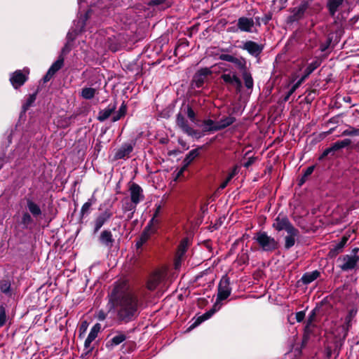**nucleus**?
I'll list each match as a JSON object with an SVG mask.
<instances>
[{"label": "nucleus", "mask_w": 359, "mask_h": 359, "mask_svg": "<svg viewBox=\"0 0 359 359\" xmlns=\"http://www.w3.org/2000/svg\"><path fill=\"white\" fill-rule=\"evenodd\" d=\"M272 19V14L269 13L264 15L262 21L266 25Z\"/></svg>", "instance_id": "nucleus-54"}, {"label": "nucleus", "mask_w": 359, "mask_h": 359, "mask_svg": "<svg viewBox=\"0 0 359 359\" xmlns=\"http://www.w3.org/2000/svg\"><path fill=\"white\" fill-rule=\"evenodd\" d=\"M241 48L246 50L250 55L254 57H258L264 49L262 44H259L253 41H246L243 43Z\"/></svg>", "instance_id": "nucleus-14"}, {"label": "nucleus", "mask_w": 359, "mask_h": 359, "mask_svg": "<svg viewBox=\"0 0 359 359\" xmlns=\"http://www.w3.org/2000/svg\"><path fill=\"white\" fill-rule=\"evenodd\" d=\"M331 152H333L332 149H330V147L326 149L323 154H321L320 159H322L329 155Z\"/></svg>", "instance_id": "nucleus-58"}, {"label": "nucleus", "mask_w": 359, "mask_h": 359, "mask_svg": "<svg viewBox=\"0 0 359 359\" xmlns=\"http://www.w3.org/2000/svg\"><path fill=\"white\" fill-rule=\"evenodd\" d=\"M358 310L353 308L348 311V314L345 317L344 323L338 327L335 331H333L336 339L339 341H344L348 335V332L352 326V320L355 317Z\"/></svg>", "instance_id": "nucleus-3"}, {"label": "nucleus", "mask_w": 359, "mask_h": 359, "mask_svg": "<svg viewBox=\"0 0 359 359\" xmlns=\"http://www.w3.org/2000/svg\"><path fill=\"white\" fill-rule=\"evenodd\" d=\"M108 298L109 310L115 309L116 319L118 323H128L139 316L141 303L126 280L115 282Z\"/></svg>", "instance_id": "nucleus-1"}, {"label": "nucleus", "mask_w": 359, "mask_h": 359, "mask_svg": "<svg viewBox=\"0 0 359 359\" xmlns=\"http://www.w3.org/2000/svg\"><path fill=\"white\" fill-rule=\"evenodd\" d=\"M87 327H88V323L86 321H84L82 323V324L80 327V330H82L84 332L86 330Z\"/></svg>", "instance_id": "nucleus-60"}, {"label": "nucleus", "mask_w": 359, "mask_h": 359, "mask_svg": "<svg viewBox=\"0 0 359 359\" xmlns=\"http://www.w3.org/2000/svg\"><path fill=\"white\" fill-rule=\"evenodd\" d=\"M133 150V145L130 143H126L116 152L115 158L122 159L125 157H128L129 154Z\"/></svg>", "instance_id": "nucleus-21"}, {"label": "nucleus", "mask_w": 359, "mask_h": 359, "mask_svg": "<svg viewBox=\"0 0 359 359\" xmlns=\"http://www.w3.org/2000/svg\"><path fill=\"white\" fill-rule=\"evenodd\" d=\"M199 155L198 149H192L189 152L183 161V168L180 170L182 173L186 168L191 164V163Z\"/></svg>", "instance_id": "nucleus-27"}, {"label": "nucleus", "mask_w": 359, "mask_h": 359, "mask_svg": "<svg viewBox=\"0 0 359 359\" xmlns=\"http://www.w3.org/2000/svg\"><path fill=\"white\" fill-rule=\"evenodd\" d=\"M0 290L6 294H11V283L8 280H1L0 281Z\"/></svg>", "instance_id": "nucleus-39"}, {"label": "nucleus", "mask_w": 359, "mask_h": 359, "mask_svg": "<svg viewBox=\"0 0 359 359\" xmlns=\"http://www.w3.org/2000/svg\"><path fill=\"white\" fill-rule=\"evenodd\" d=\"M308 8L309 2L307 1L302 2L299 6L292 9V15L290 17V20L297 21L302 19Z\"/></svg>", "instance_id": "nucleus-19"}, {"label": "nucleus", "mask_w": 359, "mask_h": 359, "mask_svg": "<svg viewBox=\"0 0 359 359\" xmlns=\"http://www.w3.org/2000/svg\"><path fill=\"white\" fill-rule=\"evenodd\" d=\"M272 226L278 231L285 230L287 233H290L295 228L286 216L280 214L274 219Z\"/></svg>", "instance_id": "nucleus-8"}, {"label": "nucleus", "mask_w": 359, "mask_h": 359, "mask_svg": "<svg viewBox=\"0 0 359 359\" xmlns=\"http://www.w3.org/2000/svg\"><path fill=\"white\" fill-rule=\"evenodd\" d=\"M212 74V71L205 67L198 70L194 75L193 79V83L196 88H201L205 82V78Z\"/></svg>", "instance_id": "nucleus-18"}, {"label": "nucleus", "mask_w": 359, "mask_h": 359, "mask_svg": "<svg viewBox=\"0 0 359 359\" xmlns=\"http://www.w3.org/2000/svg\"><path fill=\"white\" fill-rule=\"evenodd\" d=\"M215 311V309H211L207 311L206 313H205L204 314L198 318L195 324L198 325L202 323L203 321L208 320L214 314Z\"/></svg>", "instance_id": "nucleus-42"}, {"label": "nucleus", "mask_w": 359, "mask_h": 359, "mask_svg": "<svg viewBox=\"0 0 359 359\" xmlns=\"http://www.w3.org/2000/svg\"><path fill=\"white\" fill-rule=\"evenodd\" d=\"M126 111H127L126 104L124 102H123L121 106L120 107L118 111H117V113L113 116L112 121L114 122L118 121L119 119H121L122 117H123L126 115Z\"/></svg>", "instance_id": "nucleus-36"}, {"label": "nucleus", "mask_w": 359, "mask_h": 359, "mask_svg": "<svg viewBox=\"0 0 359 359\" xmlns=\"http://www.w3.org/2000/svg\"><path fill=\"white\" fill-rule=\"evenodd\" d=\"M242 76L244 80L245 86L248 89H251L253 87L254 81L250 72L247 70L242 73Z\"/></svg>", "instance_id": "nucleus-33"}, {"label": "nucleus", "mask_w": 359, "mask_h": 359, "mask_svg": "<svg viewBox=\"0 0 359 359\" xmlns=\"http://www.w3.org/2000/svg\"><path fill=\"white\" fill-rule=\"evenodd\" d=\"M343 135H351V136H355V135H359V128H351L346 130L343 132Z\"/></svg>", "instance_id": "nucleus-49"}, {"label": "nucleus", "mask_w": 359, "mask_h": 359, "mask_svg": "<svg viewBox=\"0 0 359 359\" xmlns=\"http://www.w3.org/2000/svg\"><path fill=\"white\" fill-rule=\"evenodd\" d=\"M136 205L134 203H133L132 201L128 202L127 201L123 205V210L124 212L132 211L131 214L128 215V219H130L133 217V212H135V210L136 208Z\"/></svg>", "instance_id": "nucleus-38"}, {"label": "nucleus", "mask_w": 359, "mask_h": 359, "mask_svg": "<svg viewBox=\"0 0 359 359\" xmlns=\"http://www.w3.org/2000/svg\"><path fill=\"white\" fill-rule=\"evenodd\" d=\"M219 59L233 63L235 67L241 72V73L248 70L247 61L243 57H237L229 54H221L219 56Z\"/></svg>", "instance_id": "nucleus-6"}, {"label": "nucleus", "mask_w": 359, "mask_h": 359, "mask_svg": "<svg viewBox=\"0 0 359 359\" xmlns=\"http://www.w3.org/2000/svg\"><path fill=\"white\" fill-rule=\"evenodd\" d=\"M155 232L150 226H147L136 242L137 248H141Z\"/></svg>", "instance_id": "nucleus-20"}, {"label": "nucleus", "mask_w": 359, "mask_h": 359, "mask_svg": "<svg viewBox=\"0 0 359 359\" xmlns=\"http://www.w3.org/2000/svg\"><path fill=\"white\" fill-rule=\"evenodd\" d=\"M299 230L296 228L294 231H291L290 233H287V236L285 237V248L290 249L294 245L296 238L298 237Z\"/></svg>", "instance_id": "nucleus-25"}, {"label": "nucleus", "mask_w": 359, "mask_h": 359, "mask_svg": "<svg viewBox=\"0 0 359 359\" xmlns=\"http://www.w3.org/2000/svg\"><path fill=\"white\" fill-rule=\"evenodd\" d=\"M235 121L236 118L233 116L223 117L217 121L218 127H216V129H219V130H223L233 124Z\"/></svg>", "instance_id": "nucleus-28"}, {"label": "nucleus", "mask_w": 359, "mask_h": 359, "mask_svg": "<svg viewBox=\"0 0 359 359\" xmlns=\"http://www.w3.org/2000/svg\"><path fill=\"white\" fill-rule=\"evenodd\" d=\"M64 65V57L62 55H60L58 59L53 62V64L49 68V71H50L53 74H55L57 71H59Z\"/></svg>", "instance_id": "nucleus-34"}, {"label": "nucleus", "mask_w": 359, "mask_h": 359, "mask_svg": "<svg viewBox=\"0 0 359 359\" xmlns=\"http://www.w3.org/2000/svg\"><path fill=\"white\" fill-rule=\"evenodd\" d=\"M319 66H320V62L318 60L313 61L311 64H309L305 69V75L303 76L302 79H304L308 76H309Z\"/></svg>", "instance_id": "nucleus-37"}, {"label": "nucleus", "mask_w": 359, "mask_h": 359, "mask_svg": "<svg viewBox=\"0 0 359 359\" xmlns=\"http://www.w3.org/2000/svg\"><path fill=\"white\" fill-rule=\"evenodd\" d=\"M303 80L304 79H302L300 81H299L297 83H296L290 89L294 93V91L297 90V88L300 85L302 81H303Z\"/></svg>", "instance_id": "nucleus-62"}, {"label": "nucleus", "mask_w": 359, "mask_h": 359, "mask_svg": "<svg viewBox=\"0 0 359 359\" xmlns=\"http://www.w3.org/2000/svg\"><path fill=\"white\" fill-rule=\"evenodd\" d=\"M166 276V270L160 269L154 271L149 276L147 282V288L149 290H154L163 281Z\"/></svg>", "instance_id": "nucleus-7"}, {"label": "nucleus", "mask_w": 359, "mask_h": 359, "mask_svg": "<svg viewBox=\"0 0 359 359\" xmlns=\"http://www.w3.org/2000/svg\"><path fill=\"white\" fill-rule=\"evenodd\" d=\"M305 317V313L303 311H299L296 313V319L297 322H302Z\"/></svg>", "instance_id": "nucleus-55"}, {"label": "nucleus", "mask_w": 359, "mask_h": 359, "mask_svg": "<svg viewBox=\"0 0 359 359\" xmlns=\"http://www.w3.org/2000/svg\"><path fill=\"white\" fill-rule=\"evenodd\" d=\"M347 241L348 238L346 236H343L341 241L338 243H337L333 248H332L330 250L329 255L331 257H334L337 255H338L340 252H341Z\"/></svg>", "instance_id": "nucleus-29"}, {"label": "nucleus", "mask_w": 359, "mask_h": 359, "mask_svg": "<svg viewBox=\"0 0 359 359\" xmlns=\"http://www.w3.org/2000/svg\"><path fill=\"white\" fill-rule=\"evenodd\" d=\"M230 281L225 276L222 278L218 285V292L216 303L227 299L231 294Z\"/></svg>", "instance_id": "nucleus-5"}, {"label": "nucleus", "mask_w": 359, "mask_h": 359, "mask_svg": "<svg viewBox=\"0 0 359 359\" xmlns=\"http://www.w3.org/2000/svg\"><path fill=\"white\" fill-rule=\"evenodd\" d=\"M351 143V140L350 139H344L343 140L337 141L330 147V149L334 152L350 145Z\"/></svg>", "instance_id": "nucleus-32"}, {"label": "nucleus", "mask_w": 359, "mask_h": 359, "mask_svg": "<svg viewBox=\"0 0 359 359\" xmlns=\"http://www.w3.org/2000/svg\"><path fill=\"white\" fill-rule=\"evenodd\" d=\"M237 27L241 32L252 33L256 32L255 21L252 18L241 17L237 20Z\"/></svg>", "instance_id": "nucleus-13"}, {"label": "nucleus", "mask_w": 359, "mask_h": 359, "mask_svg": "<svg viewBox=\"0 0 359 359\" xmlns=\"http://www.w3.org/2000/svg\"><path fill=\"white\" fill-rule=\"evenodd\" d=\"M28 79V72L24 73L22 70L14 72L10 78V81L14 88L17 89L27 81Z\"/></svg>", "instance_id": "nucleus-15"}, {"label": "nucleus", "mask_w": 359, "mask_h": 359, "mask_svg": "<svg viewBox=\"0 0 359 359\" xmlns=\"http://www.w3.org/2000/svg\"><path fill=\"white\" fill-rule=\"evenodd\" d=\"M303 80L304 79H302L300 81H299L297 83H296L290 89L294 93V91L297 90V88L300 85L302 81H303Z\"/></svg>", "instance_id": "nucleus-61"}, {"label": "nucleus", "mask_w": 359, "mask_h": 359, "mask_svg": "<svg viewBox=\"0 0 359 359\" xmlns=\"http://www.w3.org/2000/svg\"><path fill=\"white\" fill-rule=\"evenodd\" d=\"M176 125L184 133L189 136H196L198 133L197 130L189 126V122L185 118V114H182V112H179L176 115Z\"/></svg>", "instance_id": "nucleus-9"}, {"label": "nucleus", "mask_w": 359, "mask_h": 359, "mask_svg": "<svg viewBox=\"0 0 359 359\" xmlns=\"http://www.w3.org/2000/svg\"><path fill=\"white\" fill-rule=\"evenodd\" d=\"M101 330V325L100 323L95 324L91 328L88 337L85 340L84 347L87 350V352H91L93 347L91 346V343L97 337L99 332Z\"/></svg>", "instance_id": "nucleus-17"}, {"label": "nucleus", "mask_w": 359, "mask_h": 359, "mask_svg": "<svg viewBox=\"0 0 359 359\" xmlns=\"http://www.w3.org/2000/svg\"><path fill=\"white\" fill-rule=\"evenodd\" d=\"M113 212L111 209L107 208L100 212L93 221V232L96 233L102 226L107 222L112 217Z\"/></svg>", "instance_id": "nucleus-11"}, {"label": "nucleus", "mask_w": 359, "mask_h": 359, "mask_svg": "<svg viewBox=\"0 0 359 359\" xmlns=\"http://www.w3.org/2000/svg\"><path fill=\"white\" fill-rule=\"evenodd\" d=\"M203 126L205 131H218L219 129H216L218 127L217 121L215 122L212 119H207L203 121Z\"/></svg>", "instance_id": "nucleus-35"}, {"label": "nucleus", "mask_w": 359, "mask_h": 359, "mask_svg": "<svg viewBox=\"0 0 359 359\" xmlns=\"http://www.w3.org/2000/svg\"><path fill=\"white\" fill-rule=\"evenodd\" d=\"M223 74L221 75V79L226 84L235 86L237 90H240L242 87V82L236 72H229L226 73L227 69L222 70Z\"/></svg>", "instance_id": "nucleus-12"}, {"label": "nucleus", "mask_w": 359, "mask_h": 359, "mask_svg": "<svg viewBox=\"0 0 359 359\" xmlns=\"http://www.w3.org/2000/svg\"><path fill=\"white\" fill-rule=\"evenodd\" d=\"M253 162H254V161H253L252 158H249L248 160V161L244 163V166L245 168H248L249 166H250L253 163Z\"/></svg>", "instance_id": "nucleus-64"}, {"label": "nucleus", "mask_w": 359, "mask_h": 359, "mask_svg": "<svg viewBox=\"0 0 359 359\" xmlns=\"http://www.w3.org/2000/svg\"><path fill=\"white\" fill-rule=\"evenodd\" d=\"M330 43H331V40L330 39H327V42L325 43H322L320 45V49L321 51H325L328 47L330 46Z\"/></svg>", "instance_id": "nucleus-57"}, {"label": "nucleus", "mask_w": 359, "mask_h": 359, "mask_svg": "<svg viewBox=\"0 0 359 359\" xmlns=\"http://www.w3.org/2000/svg\"><path fill=\"white\" fill-rule=\"evenodd\" d=\"M215 311V309H211L207 311L206 313H205L204 314L198 318L195 324L198 325L202 323L203 321L208 320L214 314Z\"/></svg>", "instance_id": "nucleus-43"}, {"label": "nucleus", "mask_w": 359, "mask_h": 359, "mask_svg": "<svg viewBox=\"0 0 359 359\" xmlns=\"http://www.w3.org/2000/svg\"><path fill=\"white\" fill-rule=\"evenodd\" d=\"M185 114L187 115L189 118L192 122H194L196 121V114H195L194 111L192 109V108L189 105H187V107H186Z\"/></svg>", "instance_id": "nucleus-44"}, {"label": "nucleus", "mask_w": 359, "mask_h": 359, "mask_svg": "<svg viewBox=\"0 0 359 359\" xmlns=\"http://www.w3.org/2000/svg\"><path fill=\"white\" fill-rule=\"evenodd\" d=\"M99 241L102 245L109 248H111L114 242L112 233L109 230L102 231L100 233Z\"/></svg>", "instance_id": "nucleus-24"}, {"label": "nucleus", "mask_w": 359, "mask_h": 359, "mask_svg": "<svg viewBox=\"0 0 359 359\" xmlns=\"http://www.w3.org/2000/svg\"><path fill=\"white\" fill-rule=\"evenodd\" d=\"M230 181L231 180H229L228 177H226V179L219 185V189H224L227 186Z\"/></svg>", "instance_id": "nucleus-59"}, {"label": "nucleus", "mask_w": 359, "mask_h": 359, "mask_svg": "<svg viewBox=\"0 0 359 359\" xmlns=\"http://www.w3.org/2000/svg\"><path fill=\"white\" fill-rule=\"evenodd\" d=\"M6 322V311L4 307H0V327H2L5 325Z\"/></svg>", "instance_id": "nucleus-47"}, {"label": "nucleus", "mask_w": 359, "mask_h": 359, "mask_svg": "<svg viewBox=\"0 0 359 359\" xmlns=\"http://www.w3.org/2000/svg\"><path fill=\"white\" fill-rule=\"evenodd\" d=\"M35 100H36V94L29 95V97L27 98V100L26 101V103L24 105V108L25 109H28L34 102Z\"/></svg>", "instance_id": "nucleus-48"}, {"label": "nucleus", "mask_w": 359, "mask_h": 359, "mask_svg": "<svg viewBox=\"0 0 359 359\" xmlns=\"http://www.w3.org/2000/svg\"><path fill=\"white\" fill-rule=\"evenodd\" d=\"M107 313L106 312H104L103 310H100L97 313V315H96V318L100 320V321H103L106 318H107Z\"/></svg>", "instance_id": "nucleus-50"}, {"label": "nucleus", "mask_w": 359, "mask_h": 359, "mask_svg": "<svg viewBox=\"0 0 359 359\" xmlns=\"http://www.w3.org/2000/svg\"><path fill=\"white\" fill-rule=\"evenodd\" d=\"M27 206L29 211L34 217H36L41 215V210L40 207L32 200L27 199Z\"/></svg>", "instance_id": "nucleus-30"}, {"label": "nucleus", "mask_w": 359, "mask_h": 359, "mask_svg": "<svg viewBox=\"0 0 359 359\" xmlns=\"http://www.w3.org/2000/svg\"><path fill=\"white\" fill-rule=\"evenodd\" d=\"M95 95V89L93 88H85L81 91V96L87 100L93 98Z\"/></svg>", "instance_id": "nucleus-40"}, {"label": "nucleus", "mask_w": 359, "mask_h": 359, "mask_svg": "<svg viewBox=\"0 0 359 359\" xmlns=\"http://www.w3.org/2000/svg\"><path fill=\"white\" fill-rule=\"evenodd\" d=\"M253 239L259 247L265 252H273L278 248V242L266 231H258L255 233Z\"/></svg>", "instance_id": "nucleus-2"}, {"label": "nucleus", "mask_w": 359, "mask_h": 359, "mask_svg": "<svg viewBox=\"0 0 359 359\" xmlns=\"http://www.w3.org/2000/svg\"><path fill=\"white\" fill-rule=\"evenodd\" d=\"M187 245L188 241L187 239H184L180 242L177 251V256L179 258H181L184 255L187 251Z\"/></svg>", "instance_id": "nucleus-41"}, {"label": "nucleus", "mask_w": 359, "mask_h": 359, "mask_svg": "<svg viewBox=\"0 0 359 359\" xmlns=\"http://www.w3.org/2000/svg\"><path fill=\"white\" fill-rule=\"evenodd\" d=\"M159 224V220L157 219V217H155L154 215L151 218V219L149 221L147 226H150L151 228L154 230V232L157 230L158 224Z\"/></svg>", "instance_id": "nucleus-46"}, {"label": "nucleus", "mask_w": 359, "mask_h": 359, "mask_svg": "<svg viewBox=\"0 0 359 359\" xmlns=\"http://www.w3.org/2000/svg\"><path fill=\"white\" fill-rule=\"evenodd\" d=\"M96 199L94 196H92L81 207V215L82 217L84 215H88L92 205L95 203Z\"/></svg>", "instance_id": "nucleus-31"}, {"label": "nucleus", "mask_w": 359, "mask_h": 359, "mask_svg": "<svg viewBox=\"0 0 359 359\" xmlns=\"http://www.w3.org/2000/svg\"><path fill=\"white\" fill-rule=\"evenodd\" d=\"M130 199L133 203L137 205L140 201H143L144 196L143 189L136 183H133L129 187Z\"/></svg>", "instance_id": "nucleus-16"}, {"label": "nucleus", "mask_w": 359, "mask_h": 359, "mask_svg": "<svg viewBox=\"0 0 359 359\" xmlns=\"http://www.w3.org/2000/svg\"><path fill=\"white\" fill-rule=\"evenodd\" d=\"M348 4V0H327L326 8L331 17L341 12Z\"/></svg>", "instance_id": "nucleus-10"}, {"label": "nucleus", "mask_w": 359, "mask_h": 359, "mask_svg": "<svg viewBox=\"0 0 359 359\" xmlns=\"http://www.w3.org/2000/svg\"><path fill=\"white\" fill-rule=\"evenodd\" d=\"M116 109V102L109 104L107 108L102 109L99 111L97 119L100 121H104L111 115V114L115 111Z\"/></svg>", "instance_id": "nucleus-22"}, {"label": "nucleus", "mask_w": 359, "mask_h": 359, "mask_svg": "<svg viewBox=\"0 0 359 359\" xmlns=\"http://www.w3.org/2000/svg\"><path fill=\"white\" fill-rule=\"evenodd\" d=\"M71 50L69 41L65 44L61 51V55L68 53Z\"/></svg>", "instance_id": "nucleus-56"}, {"label": "nucleus", "mask_w": 359, "mask_h": 359, "mask_svg": "<svg viewBox=\"0 0 359 359\" xmlns=\"http://www.w3.org/2000/svg\"><path fill=\"white\" fill-rule=\"evenodd\" d=\"M314 168V165L308 167L304 172V177H308L310 176L313 173Z\"/></svg>", "instance_id": "nucleus-52"}, {"label": "nucleus", "mask_w": 359, "mask_h": 359, "mask_svg": "<svg viewBox=\"0 0 359 359\" xmlns=\"http://www.w3.org/2000/svg\"><path fill=\"white\" fill-rule=\"evenodd\" d=\"M359 262V255H345L337 259L338 266L344 271L355 268Z\"/></svg>", "instance_id": "nucleus-4"}, {"label": "nucleus", "mask_w": 359, "mask_h": 359, "mask_svg": "<svg viewBox=\"0 0 359 359\" xmlns=\"http://www.w3.org/2000/svg\"><path fill=\"white\" fill-rule=\"evenodd\" d=\"M293 93H294V92L290 89V90L288 91V93H287V95L285 96V97H284V101H285V102H287V101L289 100L290 97Z\"/></svg>", "instance_id": "nucleus-63"}, {"label": "nucleus", "mask_w": 359, "mask_h": 359, "mask_svg": "<svg viewBox=\"0 0 359 359\" xmlns=\"http://www.w3.org/2000/svg\"><path fill=\"white\" fill-rule=\"evenodd\" d=\"M320 276V273L318 270L306 272L302 276L301 280L303 284L308 285L319 278Z\"/></svg>", "instance_id": "nucleus-26"}, {"label": "nucleus", "mask_w": 359, "mask_h": 359, "mask_svg": "<svg viewBox=\"0 0 359 359\" xmlns=\"http://www.w3.org/2000/svg\"><path fill=\"white\" fill-rule=\"evenodd\" d=\"M126 335L122 332H118V334L113 337L106 344V347L109 349H112L114 346L121 344L126 339Z\"/></svg>", "instance_id": "nucleus-23"}, {"label": "nucleus", "mask_w": 359, "mask_h": 359, "mask_svg": "<svg viewBox=\"0 0 359 359\" xmlns=\"http://www.w3.org/2000/svg\"><path fill=\"white\" fill-rule=\"evenodd\" d=\"M238 172V165H235L233 169L231 170V171L229 172V174L228 175L227 177H228V180H231V179L236 175H237Z\"/></svg>", "instance_id": "nucleus-51"}, {"label": "nucleus", "mask_w": 359, "mask_h": 359, "mask_svg": "<svg viewBox=\"0 0 359 359\" xmlns=\"http://www.w3.org/2000/svg\"><path fill=\"white\" fill-rule=\"evenodd\" d=\"M53 76H54V74H53L50 71L48 70L47 73L43 76V82L46 83V82L49 81Z\"/></svg>", "instance_id": "nucleus-53"}, {"label": "nucleus", "mask_w": 359, "mask_h": 359, "mask_svg": "<svg viewBox=\"0 0 359 359\" xmlns=\"http://www.w3.org/2000/svg\"><path fill=\"white\" fill-rule=\"evenodd\" d=\"M33 222L31 215L28 212H25L22 217V224L25 226H27L32 224Z\"/></svg>", "instance_id": "nucleus-45"}]
</instances>
